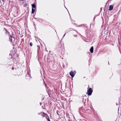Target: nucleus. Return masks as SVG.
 <instances>
[{
  "instance_id": "nucleus-12",
  "label": "nucleus",
  "mask_w": 121,
  "mask_h": 121,
  "mask_svg": "<svg viewBox=\"0 0 121 121\" xmlns=\"http://www.w3.org/2000/svg\"><path fill=\"white\" fill-rule=\"evenodd\" d=\"M48 121H50V120H49Z\"/></svg>"
},
{
  "instance_id": "nucleus-1",
  "label": "nucleus",
  "mask_w": 121,
  "mask_h": 121,
  "mask_svg": "<svg viewBox=\"0 0 121 121\" xmlns=\"http://www.w3.org/2000/svg\"><path fill=\"white\" fill-rule=\"evenodd\" d=\"M32 13L33 14L34 13L36 9V6L34 4H33L32 5Z\"/></svg>"
},
{
  "instance_id": "nucleus-3",
  "label": "nucleus",
  "mask_w": 121,
  "mask_h": 121,
  "mask_svg": "<svg viewBox=\"0 0 121 121\" xmlns=\"http://www.w3.org/2000/svg\"><path fill=\"white\" fill-rule=\"evenodd\" d=\"M14 37H13L12 36H9V40L10 42H12L14 40Z\"/></svg>"
},
{
  "instance_id": "nucleus-6",
  "label": "nucleus",
  "mask_w": 121,
  "mask_h": 121,
  "mask_svg": "<svg viewBox=\"0 0 121 121\" xmlns=\"http://www.w3.org/2000/svg\"><path fill=\"white\" fill-rule=\"evenodd\" d=\"M90 51L91 53H92L93 52V46L91 47L90 50Z\"/></svg>"
},
{
  "instance_id": "nucleus-4",
  "label": "nucleus",
  "mask_w": 121,
  "mask_h": 121,
  "mask_svg": "<svg viewBox=\"0 0 121 121\" xmlns=\"http://www.w3.org/2000/svg\"><path fill=\"white\" fill-rule=\"evenodd\" d=\"M69 74L70 75L72 78H73L75 75V74H74L72 71H71L69 73Z\"/></svg>"
},
{
  "instance_id": "nucleus-11",
  "label": "nucleus",
  "mask_w": 121,
  "mask_h": 121,
  "mask_svg": "<svg viewBox=\"0 0 121 121\" xmlns=\"http://www.w3.org/2000/svg\"><path fill=\"white\" fill-rule=\"evenodd\" d=\"M65 34H64V36H63V37H64L65 36Z\"/></svg>"
},
{
  "instance_id": "nucleus-5",
  "label": "nucleus",
  "mask_w": 121,
  "mask_h": 121,
  "mask_svg": "<svg viewBox=\"0 0 121 121\" xmlns=\"http://www.w3.org/2000/svg\"><path fill=\"white\" fill-rule=\"evenodd\" d=\"M113 8V6L112 5H110L109 6V8L108 10L110 11H111L112 10Z\"/></svg>"
},
{
  "instance_id": "nucleus-8",
  "label": "nucleus",
  "mask_w": 121,
  "mask_h": 121,
  "mask_svg": "<svg viewBox=\"0 0 121 121\" xmlns=\"http://www.w3.org/2000/svg\"><path fill=\"white\" fill-rule=\"evenodd\" d=\"M4 29H5V30H6V31H7V32L8 33H9V32L8 31H7V30H6V29L5 28H4Z\"/></svg>"
},
{
  "instance_id": "nucleus-7",
  "label": "nucleus",
  "mask_w": 121,
  "mask_h": 121,
  "mask_svg": "<svg viewBox=\"0 0 121 121\" xmlns=\"http://www.w3.org/2000/svg\"><path fill=\"white\" fill-rule=\"evenodd\" d=\"M30 46H32L33 44H32V43L31 42H30Z\"/></svg>"
},
{
  "instance_id": "nucleus-10",
  "label": "nucleus",
  "mask_w": 121,
  "mask_h": 121,
  "mask_svg": "<svg viewBox=\"0 0 121 121\" xmlns=\"http://www.w3.org/2000/svg\"><path fill=\"white\" fill-rule=\"evenodd\" d=\"M68 121H71L70 120H68Z\"/></svg>"
},
{
  "instance_id": "nucleus-9",
  "label": "nucleus",
  "mask_w": 121,
  "mask_h": 121,
  "mask_svg": "<svg viewBox=\"0 0 121 121\" xmlns=\"http://www.w3.org/2000/svg\"><path fill=\"white\" fill-rule=\"evenodd\" d=\"M20 1H23L24 0H19Z\"/></svg>"
},
{
  "instance_id": "nucleus-2",
  "label": "nucleus",
  "mask_w": 121,
  "mask_h": 121,
  "mask_svg": "<svg viewBox=\"0 0 121 121\" xmlns=\"http://www.w3.org/2000/svg\"><path fill=\"white\" fill-rule=\"evenodd\" d=\"M92 91H93L92 90L91 88H89L87 91V93L88 95H91L92 94Z\"/></svg>"
}]
</instances>
